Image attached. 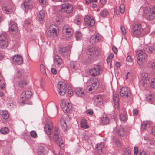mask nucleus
Wrapping results in <instances>:
<instances>
[{"mask_svg": "<svg viewBox=\"0 0 155 155\" xmlns=\"http://www.w3.org/2000/svg\"><path fill=\"white\" fill-rule=\"evenodd\" d=\"M112 50L114 53L115 54H116L117 52V48L114 46L112 47Z\"/></svg>", "mask_w": 155, "mask_h": 155, "instance_id": "nucleus-61", "label": "nucleus"}, {"mask_svg": "<svg viewBox=\"0 0 155 155\" xmlns=\"http://www.w3.org/2000/svg\"><path fill=\"white\" fill-rule=\"evenodd\" d=\"M62 32L64 35L67 37L71 36L73 33L72 28L68 25H65L63 27Z\"/></svg>", "mask_w": 155, "mask_h": 155, "instance_id": "nucleus-6", "label": "nucleus"}, {"mask_svg": "<svg viewBox=\"0 0 155 155\" xmlns=\"http://www.w3.org/2000/svg\"><path fill=\"white\" fill-rule=\"evenodd\" d=\"M104 146V143H101L97 144L96 146L97 151L99 154H101L102 153V149Z\"/></svg>", "mask_w": 155, "mask_h": 155, "instance_id": "nucleus-32", "label": "nucleus"}, {"mask_svg": "<svg viewBox=\"0 0 155 155\" xmlns=\"http://www.w3.org/2000/svg\"><path fill=\"white\" fill-rule=\"evenodd\" d=\"M131 35L133 37H138L143 31L141 25L137 24L134 25L131 28Z\"/></svg>", "mask_w": 155, "mask_h": 155, "instance_id": "nucleus-1", "label": "nucleus"}, {"mask_svg": "<svg viewBox=\"0 0 155 155\" xmlns=\"http://www.w3.org/2000/svg\"><path fill=\"white\" fill-rule=\"evenodd\" d=\"M58 28L54 25H50L47 29L46 34L50 37H54L57 36L59 33Z\"/></svg>", "mask_w": 155, "mask_h": 155, "instance_id": "nucleus-2", "label": "nucleus"}, {"mask_svg": "<svg viewBox=\"0 0 155 155\" xmlns=\"http://www.w3.org/2000/svg\"><path fill=\"white\" fill-rule=\"evenodd\" d=\"M100 67L99 65L96 66L89 70L90 74L93 76H96L100 73Z\"/></svg>", "mask_w": 155, "mask_h": 155, "instance_id": "nucleus-18", "label": "nucleus"}, {"mask_svg": "<svg viewBox=\"0 0 155 155\" xmlns=\"http://www.w3.org/2000/svg\"><path fill=\"white\" fill-rule=\"evenodd\" d=\"M0 115L4 119H7L9 117V115L7 111L4 110H0Z\"/></svg>", "mask_w": 155, "mask_h": 155, "instance_id": "nucleus-33", "label": "nucleus"}, {"mask_svg": "<svg viewBox=\"0 0 155 155\" xmlns=\"http://www.w3.org/2000/svg\"><path fill=\"white\" fill-rule=\"evenodd\" d=\"M131 152L130 151L127 150L125 151L122 155H130Z\"/></svg>", "mask_w": 155, "mask_h": 155, "instance_id": "nucleus-58", "label": "nucleus"}, {"mask_svg": "<svg viewBox=\"0 0 155 155\" xmlns=\"http://www.w3.org/2000/svg\"><path fill=\"white\" fill-rule=\"evenodd\" d=\"M114 55L113 53H111L108 56L106 59V61L108 64L111 60V59L114 57Z\"/></svg>", "mask_w": 155, "mask_h": 155, "instance_id": "nucleus-45", "label": "nucleus"}, {"mask_svg": "<svg viewBox=\"0 0 155 155\" xmlns=\"http://www.w3.org/2000/svg\"><path fill=\"white\" fill-rule=\"evenodd\" d=\"M90 84L94 89H97L99 85L98 79L96 78H90L87 81V84Z\"/></svg>", "mask_w": 155, "mask_h": 155, "instance_id": "nucleus-12", "label": "nucleus"}, {"mask_svg": "<svg viewBox=\"0 0 155 155\" xmlns=\"http://www.w3.org/2000/svg\"><path fill=\"white\" fill-rule=\"evenodd\" d=\"M53 61L54 66L56 68H59L62 66L63 61L61 58L57 55L54 57Z\"/></svg>", "mask_w": 155, "mask_h": 155, "instance_id": "nucleus-14", "label": "nucleus"}, {"mask_svg": "<svg viewBox=\"0 0 155 155\" xmlns=\"http://www.w3.org/2000/svg\"><path fill=\"white\" fill-rule=\"evenodd\" d=\"M31 135L34 138H35L37 136L36 132L35 131H32L30 132Z\"/></svg>", "mask_w": 155, "mask_h": 155, "instance_id": "nucleus-51", "label": "nucleus"}, {"mask_svg": "<svg viewBox=\"0 0 155 155\" xmlns=\"http://www.w3.org/2000/svg\"><path fill=\"white\" fill-rule=\"evenodd\" d=\"M81 19L80 18H78L76 17V18L74 19V22L75 23L78 25H79L80 23Z\"/></svg>", "mask_w": 155, "mask_h": 155, "instance_id": "nucleus-55", "label": "nucleus"}, {"mask_svg": "<svg viewBox=\"0 0 155 155\" xmlns=\"http://www.w3.org/2000/svg\"><path fill=\"white\" fill-rule=\"evenodd\" d=\"M21 7L24 10H27L28 9H31V6H30L27 3L24 2L21 4Z\"/></svg>", "mask_w": 155, "mask_h": 155, "instance_id": "nucleus-40", "label": "nucleus"}, {"mask_svg": "<svg viewBox=\"0 0 155 155\" xmlns=\"http://www.w3.org/2000/svg\"><path fill=\"white\" fill-rule=\"evenodd\" d=\"M32 96V93L29 91H24L21 96V99L22 103H25L26 101L30 99Z\"/></svg>", "mask_w": 155, "mask_h": 155, "instance_id": "nucleus-9", "label": "nucleus"}, {"mask_svg": "<svg viewBox=\"0 0 155 155\" xmlns=\"http://www.w3.org/2000/svg\"><path fill=\"white\" fill-rule=\"evenodd\" d=\"M45 15V11L44 10H40L38 15V17L41 22H43V19Z\"/></svg>", "mask_w": 155, "mask_h": 155, "instance_id": "nucleus-30", "label": "nucleus"}, {"mask_svg": "<svg viewBox=\"0 0 155 155\" xmlns=\"http://www.w3.org/2000/svg\"><path fill=\"white\" fill-rule=\"evenodd\" d=\"M60 105L64 113L68 112L71 108V104L69 103H66L64 100L61 101Z\"/></svg>", "mask_w": 155, "mask_h": 155, "instance_id": "nucleus-8", "label": "nucleus"}, {"mask_svg": "<svg viewBox=\"0 0 155 155\" xmlns=\"http://www.w3.org/2000/svg\"><path fill=\"white\" fill-rule=\"evenodd\" d=\"M150 127V123L148 121H144L141 124V128L143 129H147Z\"/></svg>", "mask_w": 155, "mask_h": 155, "instance_id": "nucleus-34", "label": "nucleus"}, {"mask_svg": "<svg viewBox=\"0 0 155 155\" xmlns=\"http://www.w3.org/2000/svg\"><path fill=\"white\" fill-rule=\"evenodd\" d=\"M117 133L119 136H123L124 135V132L123 128L122 127H120L118 129L117 131Z\"/></svg>", "mask_w": 155, "mask_h": 155, "instance_id": "nucleus-43", "label": "nucleus"}, {"mask_svg": "<svg viewBox=\"0 0 155 155\" xmlns=\"http://www.w3.org/2000/svg\"><path fill=\"white\" fill-rule=\"evenodd\" d=\"M86 84V85H87V89L89 91H93L95 90V89H94L93 88V87H92L90 84H87V82Z\"/></svg>", "mask_w": 155, "mask_h": 155, "instance_id": "nucleus-48", "label": "nucleus"}, {"mask_svg": "<svg viewBox=\"0 0 155 155\" xmlns=\"http://www.w3.org/2000/svg\"><path fill=\"white\" fill-rule=\"evenodd\" d=\"M44 149L43 147H40L38 150V155H44Z\"/></svg>", "mask_w": 155, "mask_h": 155, "instance_id": "nucleus-46", "label": "nucleus"}, {"mask_svg": "<svg viewBox=\"0 0 155 155\" xmlns=\"http://www.w3.org/2000/svg\"><path fill=\"white\" fill-rule=\"evenodd\" d=\"M73 9V7L72 5L69 3L63 4L61 7V11L67 13H70L72 11Z\"/></svg>", "mask_w": 155, "mask_h": 155, "instance_id": "nucleus-7", "label": "nucleus"}, {"mask_svg": "<svg viewBox=\"0 0 155 155\" xmlns=\"http://www.w3.org/2000/svg\"><path fill=\"white\" fill-rule=\"evenodd\" d=\"M81 128L84 129L88 128L89 127V126L87 124V121L85 119H83L80 122Z\"/></svg>", "mask_w": 155, "mask_h": 155, "instance_id": "nucleus-31", "label": "nucleus"}, {"mask_svg": "<svg viewBox=\"0 0 155 155\" xmlns=\"http://www.w3.org/2000/svg\"><path fill=\"white\" fill-rule=\"evenodd\" d=\"M138 152V148L137 147H135L134 149V155H137Z\"/></svg>", "mask_w": 155, "mask_h": 155, "instance_id": "nucleus-53", "label": "nucleus"}, {"mask_svg": "<svg viewBox=\"0 0 155 155\" xmlns=\"http://www.w3.org/2000/svg\"><path fill=\"white\" fill-rule=\"evenodd\" d=\"M115 66L117 68L120 67L121 65L119 62H116L115 64Z\"/></svg>", "mask_w": 155, "mask_h": 155, "instance_id": "nucleus-64", "label": "nucleus"}, {"mask_svg": "<svg viewBox=\"0 0 155 155\" xmlns=\"http://www.w3.org/2000/svg\"><path fill=\"white\" fill-rule=\"evenodd\" d=\"M8 42L5 36L3 35H0V48H6L8 46Z\"/></svg>", "mask_w": 155, "mask_h": 155, "instance_id": "nucleus-13", "label": "nucleus"}, {"mask_svg": "<svg viewBox=\"0 0 155 155\" xmlns=\"http://www.w3.org/2000/svg\"><path fill=\"white\" fill-rule=\"evenodd\" d=\"M143 12L146 15L148 20H153L155 17V12L149 7L145 8Z\"/></svg>", "mask_w": 155, "mask_h": 155, "instance_id": "nucleus-5", "label": "nucleus"}, {"mask_svg": "<svg viewBox=\"0 0 155 155\" xmlns=\"http://www.w3.org/2000/svg\"><path fill=\"white\" fill-rule=\"evenodd\" d=\"M52 129L53 125L51 122H49L48 124H46L44 127L45 131L48 135L50 134L51 131Z\"/></svg>", "mask_w": 155, "mask_h": 155, "instance_id": "nucleus-22", "label": "nucleus"}, {"mask_svg": "<svg viewBox=\"0 0 155 155\" xmlns=\"http://www.w3.org/2000/svg\"><path fill=\"white\" fill-rule=\"evenodd\" d=\"M114 106L116 109L118 110L119 106V96L117 93L114 94L113 96Z\"/></svg>", "mask_w": 155, "mask_h": 155, "instance_id": "nucleus-24", "label": "nucleus"}, {"mask_svg": "<svg viewBox=\"0 0 155 155\" xmlns=\"http://www.w3.org/2000/svg\"><path fill=\"white\" fill-rule=\"evenodd\" d=\"M2 9L3 12L7 14H9L12 12V10L9 6L5 5H3L2 7Z\"/></svg>", "mask_w": 155, "mask_h": 155, "instance_id": "nucleus-29", "label": "nucleus"}, {"mask_svg": "<svg viewBox=\"0 0 155 155\" xmlns=\"http://www.w3.org/2000/svg\"><path fill=\"white\" fill-rule=\"evenodd\" d=\"M67 90L68 91V96L70 97L72 96L73 93L72 88L70 87H68L67 88Z\"/></svg>", "mask_w": 155, "mask_h": 155, "instance_id": "nucleus-47", "label": "nucleus"}, {"mask_svg": "<svg viewBox=\"0 0 155 155\" xmlns=\"http://www.w3.org/2000/svg\"><path fill=\"white\" fill-rule=\"evenodd\" d=\"M59 133V130L57 129H55L53 139L56 143L59 145L60 148L63 149L64 148V144L63 140L58 137Z\"/></svg>", "mask_w": 155, "mask_h": 155, "instance_id": "nucleus-3", "label": "nucleus"}, {"mask_svg": "<svg viewBox=\"0 0 155 155\" xmlns=\"http://www.w3.org/2000/svg\"><path fill=\"white\" fill-rule=\"evenodd\" d=\"M147 58V56L143 50H140L138 54L137 57V63L139 65L142 66L143 65V62Z\"/></svg>", "mask_w": 155, "mask_h": 155, "instance_id": "nucleus-4", "label": "nucleus"}, {"mask_svg": "<svg viewBox=\"0 0 155 155\" xmlns=\"http://www.w3.org/2000/svg\"><path fill=\"white\" fill-rule=\"evenodd\" d=\"M125 11V8L124 5H120V12L122 14Z\"/></svg>", "mask_w": 155, "mask_h": 155, "instance_id": "nucleus-50", "label": "nucleus"}, {"mask_svg": "<svg viewBox=\"0 0 155 155\" xmlns=\"http://www.w3.org/2000/svg\"><path fill=\"white\" fill-rule=\"evenodd\" d=\"M86 113L87 114L92 115L93 114V111L91 109H88L86 111Z\"/></svg>", "mask_w": 155, "mask_h": 155, "instance_id": "nucleus-57", "label": "nucleus"}, {"mask_svg": "<svg viewBox=\"0 0 155 155\" xmlns=\"http://www.w3.org/2000/svg\"><path fill=\"white\" fill-rule=\"evenodd\" d=\"M100 121L101 123L104 125L108 124L110 121L109 118L105 115L103 116L101 118Z\"/></svg>", "mask_w": 155, "mask_h": 155, "instance_id": "nucleus-28", "label": "nucleus"}, {"mask_svg": "<svg viewBox=\"0 0 155 155\" xmlns=\"http://www.w3.org/2000/svg\"><path fill=\"white\" fill-rule=\"evenodd\" d=\"M9 131L8 129L6 127L2 128L0 130V132L2 134H7Z\"/></svg>", "mask_w": 155, "mask_h": 155, "instance_id": "nucleus-44", "label": "nucleus"}, {"mask_svg": "<svg viewBox=\"0 0 155 155\" xmlns=\"http://www.w3.org/2000/svg\"><path fill=\"white\" fill-rule=\"evenodd\" d=\"M13 62L16 65H19L21 64L23 62L22 57L18 55H14L12 58Z\"/></svg>", "mask_w": 155, "mask_h": 155, "instance_id": "nucleus-17", "label": "nucleus"}, {"mask_svg": "<svg viewBox=\"0 0 155 155\" xmlns=\"http://www.w3.org/2000/svg\"><path fill=\"white\" fill-rule=\"evenodd\" d=\"M117 146L120 147L121 146V144L120 142L117 139L115 138L113 140Z\"/></svg>", "mask_w": 155, "mask_h": 155, "instance_id": "nucleus-49", "label": "nucleus"}, {"mask_svg": "<svg viewBox=\"0 0 155 155\" xmlns=\"http://www.w3.org/2000/svg\"><path fill=\"white\" fill-rule=\"evenodd\" d=\"M51 73L54 74L55 75L57 73V70L55 68H53L51 70Z\"/></svg>", "mask_w": 155, "mask_h": 155, "instance_id": "nucleus-60", "label": "nucleus"}, {"mask_svg": "<svg viewBox=\"0 0 155 155\" xmlns=\"http://www.w3.org/2000/svg\"><path fill=\"white\" fill-rule=\"evenodd\" d=\"M94 103L97 106L103 104L102 98L99 95H95L93 97Z\"/></svg>", "mask_w": 155, "mask_h": 155, "instance_id": "nucleus-20", "label": "nucleus"}, {"mask_svg": "<svg viewBox=\"0 0 155 155\" xmlns=\"http://www.w3.org/2000/svg\"><path fill=\"white\" fill-rule=\"evenodd\" d=\"M130 95V92L126 87H123L120 90V95L124 98L128 97Z\"/></svg>", "mask_w": 155, "mask_h": 155, "instance_id": "nucleus-15", "label": "nucleus"}, {"mask_svg": "<svg viewBox=\"0 0 155 155\" xmlns=\"http://www.w3.org/2000/svg\"><path fill=\"white\" fill-rule=\"evenodd\" d=\"M139 155H146L145 154L144 151L142 150V151H139Z\"/></svg>", "mask_w": 155, "mask_h": 155, "instance_id": "nucleus-63", "label": "nucleus"}, {"mask_svg": "<svg viewBox=\"0 0 155 155\" xmlns=\"http://www.w3.org/2000/svg\"><path fill=\"white\" fill-rule=\"evenodd\" d=\"M120 119L121 121L125 122L127 120V117L125 113H121L120 115Z\"/></svg>", "mask_w": 155, "mask_h": 155, "instance_id": "nucleus-38", "label": "nucleus"}, {"mask_svg": "<svg viewBox=\"0 0 155 155\" xmlns=\"http://www.w3.org/2000/svg\"><path fill=\"white\" fill-rule=\"evenodd\" d=\"M149 81L147 74L144 73L142 74L141 79L140 81V85L144 87H146L149 84Z\"/></svg>", "mask_w": 155, "mask_h": 155, "instance_id": "nucleus-11", "label": "nucleus"}, {"mask_svg": "<svg viewBox=\"0 0 155 155\" xmlns=\"http://www.w3.org/2000/svg\"><path fill=\"white\" fill-rule=\"evenodd\" d=\"M70 67L72 71L75 72L78 70L79 68V65L78 63L76 61H71L70 62Z\"/></svg>", "mask_w": 155, "mask_h": 155, "instance_id": "nucleus-25", "label": "nucleus"}, {"mask_svg": "<svg viewBox=\"0 0 155 155\" xmlns=\"http://www.w3.org/2000/svg\"><path fill=\"white\" fill-rule=\"evenodd\" d=\"M100 40V37L98 35H94L90 37V42L91 44L94 45L98 42Z\"/></svg>", "mask_w": 155, "mask_h": 155, "instance_id": "nucleus-21", "label": "nucleus"}, {"mask_svg": "<svg viewBox=\"0 0 155 155\" xmlns=\"http://www.w3.org/2000/svg\"><path fill=\"white\" fill-rule=\"evenodd\" d=\"M60 123L62 129L64 130H66L67 128V125L65 121L63 118L61 119Z\"/></svg>", "mask_w": 155, "mask_h": 155, "instance_id": "nucleus-37", "label": "nucleus"}, {"mask_svg": "<svg viewBox=\"0 0 155 155\" xmlns=\"http://www.w3.org/2000/svg\"><path fill=\"white\" fill-rule=\"evenodd\" d=\"M21 71L19 70H17V74H16V77L18 78H20L21 77Z\"/></svg>", "mask_w": 155, "mask_h": 155, "instance_id": "nucleus-54", "label": "nucleus"}, {"mask_svg": "<svg viewBox=\"0 0 155 155\" xmlns=\"http://www.w3.org/2000/svg\"><path fill=\"white\" fill-rule=\"evenodd\" d=\"M40 68L41 71L43 74V75L44 76L46 75L47 74L46 73V68L45 65L42 64H41L40 65Z\"/></svg>", "mask_w": 155, "mask_h": 155, "instance_id": "nucleus-41", "label": "nucleus"}, {"mask_svg": "<svg viewBox=\"0 0 155 155\" xmlns=\"http://www.w3.org/2000/svg\"><path fill=\"white\" fill-rule=\"evenodd\" d=\"M76 94L79 97H83L84 96V90L82 88L78 87L75 90Z\"/></svg>", "mask_w": 155, "mask_h": 155, "instance_id": "nucleus-26", "label": "nucleus"}, {"mask_svg": "<svg viewBox=\"0 0 155 155\" xmlns=\"http://www.w3.org/2000/svg\"><path fill=\"white\" fill-rule=\"evenodd\" d=\"M58 91L59 94L64 95L66 93V89L65 84L62 82H59L58 84Z\"/></svg>", "mask_w": 155, "mask_h": 155, "instance_id": "nucleus-10", "label": "nucleus"}, {"mask_svg": "<svg viewBox=\"0 0 155 155\" xmlns=\"http://www.w3.org/2000/svg\"><path fill=\"white\" fill-rule=\"evenodd\" d=\"M109 12L107 10L104 9L100 12V15L102 17H105L107 16Z\"/></svg>", "mask_w": 155, "mask_h": 155, "instance_id": "nucleus-42", "label": "nucleus"}, {"mask_svg": "<svg viewBox=\"0 0 155 155\" xmlns=\"http://www.w3.org/2000/svg\"><path fill=\"white\" fill-rule=\"evenodd\" d=\"M146 51L149 54H151L155 51V48L153 46H147L146 48Z\"/></svg>", "mask_w": 155, "mask_h": 155, "instance_id": "nucleus-35", "label": "nucleus"}, {"mask_svg": "<svg viewBox=\"0 0 155 155\" xmlns=\"http://www.w3.org/2000/svg\"><path fill=\"white\" fill-rule=\"evenodd\" d=\"M83 35L79 31H77L75 33V37L76 40H81L82 38Z\"/></svg>", "mask_w": 155, "mask_h": 155, "instance_id": "nucleus-36", "label": "nucleus"}, {"mask_svg": "<svg viewBox=\"0 0 155 155\" xmlns=\"http://www.w3.org/2000/svg\"><path fill=\"white\" fill-rule=\"evenodd\" d=\"M71 49V48L70 47H62L60 48L59 50V52L61 55L65 57V55L66 54L67 51Z\"/></svg>", "mask_w": 155, "mask_h": 155, "instance_id": "nucleus-27", "label": "nucleus"}, {"mask_svg": "<svg viewBox=\"0 0 155 155\" xmlns=\"http://www.w3.org/2000/svg\"><path fill=\"white\" fill-rule=\"evenodd\" d=\"M126 60L127 61L129 62H131L132 61L131 57L130 56H128L127 57Z\"/></svg>", "mask_w": 155, "mask_h": 155, "instance_id": "nucleus-62", "label": "nucleus"}, {"mask_svg": "<svg viewBox=\"0 0 155 155\" xmlns=\"http://www.w3.org/2000/svg\"><path fill=\"white\" fill-rule=\"evenodd\" d=\"M84 21L90 27L94 25L95 23L94 19L91 18L90 16L88 15H87L85 17Z\"/></svg>", "mask_w": 155, "mask_h": 155, "instance_id": "nucleus-23", "label": "nucleus"}, {"mask_svg": "<svg viewBox=\"0 0 155 155\" xmlns=\"http://www.w3.org/2000/svg\"><path fill=\"white\" fill-rule=\"evenodd\" d=\"M120 29L122 34L124 35H125L126 33L125 28L124 27L121 26L120 27Z\"/></svg>", "mask_w": 155, "mask_h": 155, "instance_id": "nucleus-56", "label": "nucleus"}, {"mask_svg": "<svg viewBox=\"0 0 155 155\" xmlns=\"http://www.w3.org/2000/svg\"><path fill=\"white\" fill-rule=\"evenodd\" d=\"M151 86L152 87L155 88V78L152 79L151 82Z\"/></svg>", "mask_w": 155, "mask_h": 155, "instance_id": "nucleus-52", "label": "nucleus"}, {"mask_svg": "<svg viewBox=\"0 0 155 155\" xmlns=\"http://www.w3.org/2000/svg\"><path fill=\"white\" fill-rule=\"evenodd\" d=\"M87 53L89 58H93L98 54L97 50L95 48H92L88 49Z\"/></svg>", "mask_w": 155, "mask_h": 155, "instance_id": "nucleus-16", "label": "nucleus"}, {"mask_svg": "<svg viewBox=\"0 0 155 155\" xmlns=\"http://www.w3.org/2000/svg\"><path fill=\"white\" fill-rule=\"evenodd\" d=\"M27 84V81L25 80H21L19 81L18 83V86L21 87H23L25 86Z\"/></svg>", "mask_w": 155, "mask_h": 155, "instance_id": "nucleus-39", "label": "nucleus"}, {"mask_svg": "<svg viewBox=\"0 0 155 155\" xmlns=\"http://www.w3.org/2000/svg\"><path fill=\"white\" fill-rule=\"evenodd\" d=\"M138 113V110L137 109H134L133 110V113L134 116H136Z\"/></svg>", "mask_w": 155, "mask_h": 155, "instance_id": "nucleus-59", "label": "nucleus"}, {"mask_svg": "<svg viewBox=\"0 0 155 155\" xmlns=\"http://www.w3.org/2000/svg\"><path fill=\"white\" fill-rule=\"evenodd\" d=\"M18 29L17 24L13 21H10L9 23V31L11 32H16Z\"/></svg>", "mask_w": 155, "mask_h": 155, "instance_id": "nucleus-19", "label": "nucleus"}]
</instances>
